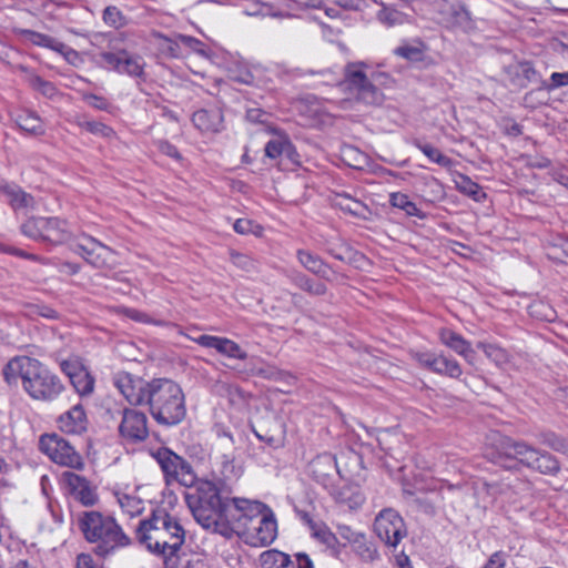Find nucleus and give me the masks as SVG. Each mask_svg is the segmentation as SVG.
<instances>
[{"instance_id": "nucleus-61", "label": "nucleus", "mask_w": 568, "mask_h": 568, "mask_svg": "<svg viewBox=\"0 0 568 568\" xmlns=\"http://www.w3.org/2000/svg\"><path fill=\"white\" fill-rule=\"evenodd\" d=\"M338 535L346 541H348L351 545L354 542L355 539L359 538L362 532L353 530L349 526L341 525L337 528Z\"/></svg>"}, {"instance_id": "nucleus-20", "label": "nucleus", "mask_w": 568, "mask_h": 568, "mask_svg": "<svg viewBox=\"0 0 568 568\" xmlns=\"http://www.w3.org/2000/svg\"><path fill=\"white\" fill-rule=\"evenodd\" d=\"M61 479L70 495H72L83 506H93L98 501L95 489L85 477L73 471H64Z\"/></svg>"}, {"instance_id": "nucleus-53", "label": "nucleus", "mask_w": 568, "mask_h": 568, "mask_svg": "<svg viewBox=\"0 0 568 568\" xmlns=\"http://www.w3.org/2000/svg\"><path fill=\"white\" fill-rule=\"evenodd\" d=\"M176 38L183 45L187 47L192 51H194L201 55H206V52L204 49L205 45L201 40H199L194 37H191V36H185V34H176Z\"/></svg>"}, {"instance_id": "nucleus-52", "label": "nucleus", "mask_w": 568, "mask_h": 568, "mask_svg": "<svg viewBox=\"0 0 568 568\" xmlns=\"http://www.w3.org/2000/svg\"><path fill=\"white\" fill-rule=\"evenodd\" d=\"M161 39L163 40V43H162L163 52H165L168 55H170L172 58L181 57L182 52H181L180 44H182V43L178 40L176 36L174 38L161 36Z\"/></svg>"}, {"instance_id": "nucleus-29", "label": "nucleus", "mask_w": 568, "mask_h": 568, "mask_svg": "<svg viewBox=\"0 0 568 568\" xmlns=\"http://www.w3.org/2000/svg\"><path fill=\"white\" fill-rule=\"evenodd\" d=\"M17 69L27 74L26 81L33 90L39 91L47 98H52L57 94V88L52 82L47 81L40 75L31 72L26 65L20 64L17 67Z\"/></svg>"}, {"instance_id": "nucleus-8", "label": "nucleus", "mask_w": 568, "mask_h": 568, "mask_svg": "<svg viewBox=\"0 0 568 568\" xmlns=\"http://www.w3.org/2000/svg\"><path fill=\"white\" fill-rule=\"evenodd\" d=\"M23 235L50 245H60L71 239L68 223L59 217H30L21 224Z\"/></svg>"}, {"instance_id": "nucleus-5", "label": "nucleus", "mask_w": 568, "mask_h": 568, "mask_svg": "<svg viewBox=\"0 0 568 568\" xmlns=\"http://www.w3.org/2000/svg\"><path fill=\"white\" fill-rule=\"evenodd\" d=\"M146 405L154 420L164 426L180 424L185 415V397L181 386L169 378H154Z\"/></svg>"}, {"instance_id": "nucleus-12", "label": "nucleus", "mask_w": 568, "mask_h": 568, "mask_svg": "<svg viewBox=\"0 0 568 568\" xmlns=\"http://www.w3.org/2000/svg\"><path fill=\"white\" fill-rule=\"evenodd\" d=\"M71 250L97 268H112L115 264L114 252L92 236H83Z\"/></svg>"}, {"instance_id": "nucleus-59", "label": "nucleus", "mask_w": 568, "mask_h": 568, "mask_svg": "<svg viewBox=\"0 0 568 568\" xmlns=\"http://www.w3.org/2000/svg\"><path fill=\"white\" fill-rule=\"evenodd\" d=\"M568 85V71L566 72H554L550 75V83L547 85L548 90H555L561 87Z\"/></svg>"}, {"instance_id": "nucleus-50", "label": "nucleus", "mask_w": 568, "mask_h": 568, "mask_svg": "<svg viewBox=\"0 0 568 568\" xmlns=\"http://www.w3.org/2000/svg\"><path fill=\"white\" fill-rule=\"evenodd\" d=\"M460 184L459 189L470 197H473L476 201H479L481 197L485 196V193L483 192L481 187L473 182L469 178L465 175H460Z\"/></svg>"}, {"instance_id": "nucleus-37", "label": "nucleus", "mask_w": 568, "mask_h": 568, "mask_svg": "<svg viewBox=\"0 0 568 568\" xmlns=\"http://www.w3.org/2000/svg\"><path fill=\"white\" fill-rule=\"evenodd\" d=\"M261 561L265 568H293L290 556L278 550L264 551Z\"/></svg>"}, {"instance_id": "nucleus-60", "label": "nucleus", "mask_w": 568, "mask_h": 568, "mask_svg": "<svg viewBox=\"0 0 568 568\" xmlns=\"http://www.w3.org/2000/svg\"><path fill=\"white\" fill-rule=\"evenodd\" d=\"M158 149L165 155L172 158V159H175V160H180L181 159V154L180 152L178 151V149L171 144L169 141H165V140H160L158 142Z\"/></svg>"}, {"instance_id": "nucleus-9", "label": "nucleus", "mask_w": 568, "mask_h": 568, "mask_svg": "<svg viewBox=\"0 0 568 568\" xmlns=\"http://www.w3.org/2000/svg\"><path fill=\"white\" fill-rule=\"evenodd\" d=\"M159 464L166 485L179 483L184 487L192 488L196 474L192 465L168 447H161L152 454Z\"/></svg>"}, {"instance_id": "nucleus-23", "label": "nucleus", "mask_w": 568, "mask_h": 568, "mask_svg": "<svg viewBox=\"0 0 568 568\" xmlns=\"http://www.w3.org/2000/svg\"><path fill=\"white\" fill-rule=\"evenodd\" d=\"M87 415L82 405L77 404L58 418V427L67 434H81L87 429Z\"/></svg>"}, {"instance_id": "nucleus-35", "label": "nucleus", "mask_w": 568, "mask_h": 568, "mask_svg": "<svg viewBox=\"0 0 568 568\" xmlns=\"http://www.w3.org/2000/svg\"><path fill=\"white\" fill-rule=\"evenodd\" d=\"M427 47L418 41L414 44L404 43L394 50V53L410 62H419L424 60Z\"/></svg>"}, {"instance_id": "nucleus-36", "label": "nucleus", "mask_w": 568, "mask_h": 568, "mask_svg": "<svg viewBox=\"0 0 568 568\" xmlns=\"http://www.w3.org/2000/svg\"><path fill=\"white\" fill-rule=\"evenodd\" d=\"M70 382L80 396L91 395L94 390L95 379L87 368L73 374Z\"/></svg>"}, {"instance_id": "nucleus-32", "label": "nucleus", "mask_w": 568, "mask_h": 568, "mask_svg": "<svg viewBox=\"0 0 568 568\" xmlns=\"http://www.w3.org/2000/svg\"><path fill=\"white\" fill-rule=\"evenodd\" d=\"M354 552L365 562H373L378 558V551L375 545L362 534L359 538L352 544Z\"/></svg>"}, {"instance_id": "nucleus-49", "label": "nucleus", "mask_w": 568, "mask_h": 568, "mask_svg": "<svg viewBox=\"0 0 568 568\" xmlns=\"http://www.w3.org/2000/svg\"><path fill=\"white\" fill-rule=\"evenodd\" d=\"M103 21L113 28H121L125 23V18L121 10L115 6H109L103 11Z\"/></svg>"}, {"instance_id": "nucleus-54", "label": "nucleus", "mask_w": 568, "mask_h": 568, "mask_svg": "<svg viewBox=\"0 0 568 568\" xmlns=\"http://www.w3.org/2000/svg\"><path fill=\"white\" fill-rule=\"evenodd\" d=\"M125 314L128 317H130L131 320H133L135 322L151 323V324L161 325V326L166 325V322H164L162 320H152L146 313L134 310V308L126 310Z\"/></svg>"}, {"instance_id": "nucleus-3", "label": "nucleus", "mask_w": 568, "mask_h": 568, "mask_svg": "<svg viewBox=\"0 0 568 568\" xmlns=\"http://www.w3.org/2000/svg\"><path fill=\"white\" fill-rule=\"evenodd\" d=\"M136 538L148 550L166 559L181 549L185 530L175 516L165 509H156L150 518L140 521Z\"/></svg>"}, {"instance_id": "nucleus-27", "label": "nucleus", "mask_w": 568, "mask_h": 568, "mask_svg": "<svg viewBox=\"0 0 568 568\" xmlns=\"http://www.w3.org/2000/svg\"><path fill=\"white\" fill-rule=\"evenodd\" d=\"M6 201L13 210L28 209L34 206V199L17 185H6L2 189Z\"/></svg>"}, {"instance_id": "nucleus-14", "label": "nucleus", "mask_w": 568, "mask_h": 568, "mask_svg": "<svg viewBox=\"0 0 568 568\" xmlns=\"http://www.w3.org/2000/svg\"><path fill=\"white\" fill-rule=\"evenodd\" d=\"M374 529L378 538L392 547L406 535L404 520L394 509L382 510L375 518Z\"/></svg>"}, {"instance_id": "nucleus-39", "label": "nucleus", "mask_w": 568, "mask_h": 568, "mask_svg": "<svg viewBox=\"0 0 568 568\" xmlns=\"http://www.w3.org/2000/svg\"><path fill=\"white\" fill-rule=\"evenodd\" d=\"M335 201L336 205L342 211L347 212L354 216H363L364 212L366 211L365 204L347 194H337Z\"/></svg>"}, {"instance_id": "nucleus-11", "label": "nucleus", "mask_w": 568, "mask_h": 568, "mask_svg": "<svg viewBox=\"0 0 568 568\" xmlns=\"http://www.w3.org/2000/svg\"><path fill=\"white\" fill-rule=\"evenodd\" d=\"M336 458L329 453L317 455L308 464L310 476L324 488L328 489L334 498L339 503H346L344 493L336 491L333 485L335 474L339 475Z\"/></svg>"}, {"instance_id": "nucleus-31", "label": "nucleus", "mask_w": 568, "mask_h": 568, "mask_svg": "<svg viewBox=\"0 0 568 568\" xmlns=\"http://www.w3.org/2000/svg\"><path fill=\"white\" fill-rule=\"evenodd\" d=\"M16 33L19 37H21L22 39H24L26 41H28L34 45L48 48L52 51L55 50V48L59 43V40L48 36V34L40 33V32L33 31L30 29H17Z\"/></svg>"}, {"instance_id": "nucleus-22", "label": "nucleus", "mask_w": 568, "mask_h": 568, "mask_svg": "<svg viewBox=\"0 0 568 568\" xmlns=\"http://www.w3.org/2000/svg\"><path fill=\"white\" fill-rule=\"evenodd\" d=\"M223 113L219 108L201 109L193 113L192 122L204 133H217L223 130Z\"/></svg>"}, {"instance_id": "nucleus-64", "label": "nucleus", "mask_w": 568, "mask_h": 568, "mask_svg": "<svg viewBox=\"0 0 568 568\" xmlns=\"http://www.w3.org/2000/svg\"><path fill=\"white\" fill-rule=\"evenodd\" d=\"M554 48L556 52L568 59V34L564 36L562 39L558 41Z\"/></svg>"}, {"instance_id": "nucleus-58", "label": "nucleus", "mask_w": 568, "mask_h": 568, "mask_svg": "<svg viewBox=\"0 0 568 568\" xmlns=\"http://www.w3.org/2000/svg\"><path fill=\"white\" fill-rule=\"evenodd\" d=\"M54 51L62 54L69 63L74 64L79 60V53L61 41H59Z\"/></svg>"}, {"instance_id": "nucleus-2", "label": "nucleus", "mask_w": 568, "mask_h": 568, "mask_svg": "<svg viewBox=\"0 0 568 568\" xmlns=\"http://www.w3.org/2000/svg\"><path fill=\"white\" fill-rule=\"evenodd\" d=\"M193 490L185 493V501L195 520L205 529L217 532L224 509L231 501V491L222 481L199 479Z\"/></svg>"}, {"instance_id": "nucleus-56", "label": "nucleus", "mask_w": 568, "mask_h": 568, "mask_svg": "<svg viewBox=\"0 0 568 568\" xmlns=\"http://www.w3.org/2000/svg\"><path fill=\"white\" fill-rule=\"evenodd\" d=\"M83 100L91 105L92 108L101 111H105L109 109L110 103L103 97H99L93 93L83 94Z\"/></svg>"}, {"instance_id": "nucleus-17", "label": "nucleus", "mask_w": 568, "mask_h": 568, "mask_svg": "<svg viewBox=\"0 0 568 568\" xmlns=\"http://www.w3.org/2000/svg\"><path fill=\"white\" fill-rule=\"evenodd\" d=\"M100 58L111 69L130 77L142 78L144 75V62L141 57L131 55L126 51L102 52Z\"/></svg>"}, {"instance_id": "nucleus-19", "label": "nucleus", "mask_w": 568, "mask_h": 568, "mask_svg": "<svg viewBox=\"0 0 568 568\" xmlns=\"http://www.w3.org/2000/svg\"><path fill=\"white\" fill-rule=\"evenodd\" d=\"M119 432L122 437L131 442H142L146 439L149 436L146 415L136 409L125 408Z\"/></svg>"}, {"instance_id": "nucleus-42", "label": "nucleus", "mask_w": 568, "mask_h": 568, "mask_svg": "<svg viewBox=\"0 0 568 568\" xmlns=\"http://www.w3.org/2000/svg\"><path fill=\"white\" fill-rule=\"evenodd\" d=\"M78 125L81 129H83L94 135H98V136L111 139L115 135V132L111 126H109L102 122H99V121H90V120L83 119V120L78 121Z\"/></svg>"}, {"instance_id": "nucleus-51", "label": "nucleus", "mask_w": 568, "mask_h": 568, "mask_svg": "<svg viewBox=\"0 0 568 568\" xmlns=\"http://www.w3.org/2000/svg\"><path fill=\"white\" fill-rule=\"evenodd\" d=\"M230 257H231L232 263L236 267H239V268H241L243 271L251 272V271H253L255 268V264H254L253 258H251L246 254L239 253V252H235V251H231L230 252Z\"/></svg>"}, {"instance_id": "nucleus-18", "label": "nucleus", "mask_w": 568, "mask_h": 568, "mask_svg": "<svg viewBox=\"0 0 568 568\" xmlns=\"http://www.w3.org/2000/svg\"><path fill=\"white\" fill-rule=\"evenodd\" d=\"M246 544L254 547L270 545L276 537V520L273 514H262V516L250 526L247 534L241 536Z\"/></svg>"}, {"instance_id": "nucleus-47", "label": "nucleus", "mask_w": 568, "mask_h": 568, "mask_svg": "<svg viewBox=\"0 0 568 568\" xmlns=\"http://www.w3.org/2000/svg\"><path fill=\"white\" fill-rule=\"evenodd\" d=\"M449 13L454 19L455 24L459 27H468L471 22V14L464 3H455L449 8Z\"/></svg>"}, {"instance_id": "nucleus-44", "label": "nucleus", "mask_w": 568, "mask_h": 568, "mask_svg": "<svg viewBox=\"0 0 568 568\" xmlns=\"http://www.w3.org/2000/svg\"><path fill=\"white\" fill-rule=\"evenodd\" d=\"M377 18L386 27L403 24L406 21V16L403 12L386 7L378 11Z\"/></svg>"}, {"instance_id": "nucleus-25", "label": "nucleus", "mask_w": 568, "mask_h": 568, "mask_svg": "<svg viewBox=\"0 0 568 568\" xmlns=\"http://www.w3.org/2000/svg\"><path fill=\"white\" fill-rule=\"evenodd\" d=\"M439 339L445 346L449 347L458 355L467 357L469 354H473L470 343L460 334L449 328H442L439 331Z\"/></svg>"}, {"instance_id": "nucleus-1", "label": "nucleus", "mask_w": 568, "mask_h": 568, "mask_svg": "<svg viewBox=\"0 0 568 568\" xmlns=\"http://www.w3.org/2000/svg\"><path fill=\"white\" fill-rule=\"evenodd\" d=\"M4 382L18 386L34 400L52 402L64 390L60 377L39 359L29 356H16L2 368Z\"/></svg>"}, {"instance_id": "nucleus-33", "label": "nucleus", "mask_w": 568, "mask_h": 568, "mask_svg": "<svg viewBox=\"0 0 568 568\" xmlns=\"http://www.w3.org/2000/svg\"><path fill=\"white\" fill-rule=\"evenodd\" d=\"M413 145L422 151L432 162L437 163L443 168H450L453 160L440 152L439 149L435 148L429 143H424L418 139L412 141Z\"/></svg>"}, {"instance_id": "nucleus-41", "label": "nucleus", "mask_w": 568, "mask_h": 568, "mask_svg": "<svg viewBox=\"0 0 568 568\" xmlns=\"http://www.w3.org/2000/svg\"><path fill=\"white\" fill-rule=\"evenodd\" d=\"M293 150L292 143L287 139H274L270 140L265 145V155L270 159H277L282 154L290 155Z\"/></svg>"}, {"instance_id": "nucleus-46", "label": "nucleus", "mask_w": 568, "mask_h": 568, "mask_svg": "<svg viewBox=\"0 0 568 568\" xmlns=\"http://www.w3.org/2000/svg\"><path fill=\"white\" fill-rule=\"evenodd\" d=\"M542 443L551 449L568 456V437H562L552 432H548L542 434Z\"/></svg>"}, {"instance_id": "nucleus-15", "label": "nucleus", "mask_w": 568, "mask_h": 568, "mask_svg": "<svg viewBox=\"0 0 568 568\" xmlns=\"http://www.w3.org/2000/svg\"><path fill=\"white\" fill-rule=\"evenodd\" d=\"M496 453L500 459H515L526 467H531L536 460L537 450L525 442L515 440L510 437L497 435L494 440Z\"/></svg>"}, {"instance_id": "nucleus-6", "label": "nucleus", "mask_w": 568, "mask_h": 568, "mask_svg": "<svg viewBox=\"0 0 568 568\" xmlns=\"http://www.w3.org/2000/svg\"><path fill=\"white\" fill-rule=\"evenodd\" d=\"M266 505L258 500L232 497L224 509L217 532L226 538L247 534L250 526L264 514Z\"/></svg>"}, {"instance_id": "nucleus-63", "label": "nucleus", "mask_w": 568, "mask_h": 568, "mask_svg": "<svg viewBox=\"0 0 568 568\" xmlns=\"http://www.w3.org/2000/svg\"><path fill=\"white\" fill-rule=\"evenodd\" d=\"M77 568H101L99 567L90 554H79L77 556Z\"/></svg>"}, {"instance_id": "nucleus-43", "label": "nucleus", "mask_w": 568, "mask_h": 568, "mask_svg": "<svg viewBox=\"0 0 568 568\" xmlns=\"http://www.w3.org/2000/svg\"><path fill=\"white\" fill-rule=\"evenodd\" d=\"M118 503L123 511L131 516H135L142 513L143 501L136 497L128 494H118Z\"/></svg>"}, {"instance_id": "nucleus-34", "label": "nucleus", "mask_w": 568, "mask_h": 568, "mask_svg": "<svg viewBox=\"0 0 568 568\" xmlns=\"http://www.w3.org/2000/svg\"><path fill=\"white\" fill-rule=\"evenodd\" d=\"M18 126L32 135H42L44 126L41 119L32 112H23L17 119Z\"/></svg>"}, {"instance_id": "nucleus-45", "label": "nucleus", "mask_w": 568, "mask_h": 568, "mask_svg": "<svg viewBox=\"0 0 568 568\" xmlns=\"http://www.w3.org/2000/svg\"><path fill=\"white\" fill-rule=\"evenodd\" d=\"M479 348L497 365H503L509 361L508 353L496 344L480 343Z\"/></svg>"}, {"instance_id": "nucleus-30", "label": "nucleus", "mask_w": 568, "mask_h": 568, "mask_svg": "<svg viewBox=\"0 0 568 568\" xmlns=\"http://www.w3.org/2000/svg\"><path fill=\"white\" fill-rule=\"evenodd\" d=\"M530 468L545 475H556L560 470V465L557 458L551 454L537 450L536 460L532 462Z\"/></svg>"}, {"instance_id": "nucleus-26", "label": "nucleus", "mask_w": 568, "mask_h": 568, "mask_svg": "<svg viewBox=\"0 0 568 568\" xmlns=\"http://www.w3.org/2000/svg\"><path fill=\"white\" fill-rule=\"evenodd\" d=\"M251 374L265 379L281 382L288 385L293 384L295 381V377L291 373L280 369L276 366L264 363L262 361L260 366L254 365L251 368Z\"/></svg>"}, {"instance_id": "nucleus-10", "label": "nucleus", "mask_w": 568, "mask_h": 568, "mask_svg": "<svg viewBox=\"0 0 568 568\" xmlns=\"http://www.w3.org/2000/svg\"><path fill=\"white\" fill-rule=\"evenodd\" d=\"M40 449L55 464L80 470L84 467L82 456L58 434H44L39 440Z\"/></svg>"}, {"instance_id": "nucleus-13", "label": "nucleus", "mask_w": 568, "mask_h": 568, "mask_svg": "<svg viewBox=\"0 0 568 568\" xmlns=\"http://www.w3.org/2000/svg\"><path fill=\"white\" fill-rule=\"evenodd\" d=\"M113 384L131 405H146L152 381L148 382L128 372H118L113 376Z\"/></svg>"}, {"instance_id": "nucleus-38", "label": "nucleus", "mask_w": 568, "mask_h": 568, "mask_svg": "<svg viewBox=\"0 0 568 568\" xmlns=\"http://www.w3.org/2000/svg\"><path fill=\"white\" fill-rule=\"evenodd\" d=\"M389 202L394 207L400 209L405 211V213L409 216H417L423 217L424 214L422 211L416 206L414 202H412L408 197V195L404 193H392L389 197Z\"/></svg>"}, {"instance_id": "nucleus-21", "label": "nucleus", "mask_w": 568, "mask_h": 568, "mask_svg": "<svg viewBox=\"0 0 568 568\" xmlns=\"http://www.w3.org/2000/svg\"><path fill=\"white\" fill-rule=\"evenodd\" d=\"M191 339L202 347L213 348L219 354L229 358H236L241 361L247 358V353L242 349V347L236 342L227 337L203 334L197 337H192Z\"/></svg>"}, {"instance_id": "nucleus-16", "label": "nucleus", "mask_w": 568, "mask_h": 568, "mask_svg": "<svg viewBox=\"0 0 568 568\" xmlns=\"http://www.w3.org/2000/svg\"><path fill=\"white\" fill-rule=\"evenodd\" d=\"M413 358L424 368L450 378H458L463 371L458 362L443 354L416 352Z\"/></svg>"}, {"instance_id": "nucleus-4", "label": "nucleus", "mask_w": 568, "mask_h": 568, "mask_svg": "<svg viewBox=\"0 0 568 568\" xmlns=\"http://www.w3.org/2000/svg\"><path fill=\"white\" fill-rule=\"evenodd\" d=\"M78 527L84 539L94 545L93 552L99 557L105 558L131 542L130 537L112 516L97 510L80 513Z\"/></svg>"}, {"instance_id": "nucleus-24", "label": "nucleus", "mask_w": 568, "mask_h": 568, "mask_svg": "<svg viewBox=\"0 0 568 568\" xmlns=\"http://www.w3.org/2000/svg\"><path fill=\"white\" fill-rule=\"evenodd\" d=\"M296 257L302 266L305 267L308 272L326 281H331V274L333 272L329 265L325 263L318 255L313 254L307 250H297Z\"/></svg>"}, {"instance_id": "nucleus-55", "label": "nucleus", "mask_w": 568, "mask_h": 568, "mask_svg": "<svg viewBox=\"0 0 568 568\" xmlns=\"http://www.w3.org/2000/svg\"><path fill=\"white\" fill-rule=\"evenodd\" d=\"M60 367L70 381L72 379L73 374H78L80 371L85 368L77 358H69L63 361L60 364Z\"/></svg>"}, {"instance_id": "nucleus-40", "label": "nucleus", "mask_w": 568, "mask_h": 568, "mask_svg": "<svg viewBox=\"0 0 568 568\" xmlns=\"http://www.w3.org/2000/svg\"><path fill=\"white\" fill-rule=\"evenodd\" d=\"M312 531L313 536L318 541L326 545V547L329 548L334 555L339 552V542L336 535L333 534L325 525H317L314 529H312Z\"/></svg>"}, {"instance_id": "nucleus-57", "label": "nucleus", "mask_w": 568, "mask_h": 568, "mask_svg": "<svg viewBox=\"0 0 568 568\" xmlns=\"http://www.w3.org/2000/svg\"><path fill=\"white\" fill-rule=\"evenodd\" d=\"M507 561V554L504 551H495L490 555L483 568H505Z\"/></svg>"}, {"instance_id": "nucleus-48", "label": "nucleus", "mask_w": 568, "mask_h": 568, "mask_svg": "<svg viewBox=\"0 0 568 568\" xmlns=\"http://www.w3.org/2000/svg\"><path fill=\"white\" fill-rule=\"evenodd\" d=\"M233 229L242 235L254 234L261 236L263 234V227L248 219H237L233 224Z\"/></svg>"}, {"instance_id": "nucleus-62", "label": "nucleus", "mask_w": 568, "mask_h": 568, "mask_svg": "<svg viewBox=\"0 0 568 568\" xmlns=\"http://www.w3.org/2000/svg\"><path fill=\"white\" fill-rule=\"evenodd\" d=\"M165 568H190L191 562L189 560H184L176 555H171L166 559H164Z\"/></svg>"}, {"instance_id": "nucleus-28", "label": "nucleus", "mask_w": 568, "mask_h": 568, "mask_svg": "<svg viewBox=\"0 0 568 568\" xmlns=\"http://www.w3.org/2000/svg\"><path fill=\"white\" fill-rule=\"evenodd\" d=\"M291 282L308 294L322 296L326 294L327 287L323 283H316L311 277L298 271H291L287 274Z\"/></svg>"}, {"instance_id": "nucleus-7", "label": "nucleus", "mask_w": 568, "mask_h": 568, "mask_svg": "<svg viewBox=\"0 0 568 568\" xmlns=\"http://www.w3.org/2000/svg\"><path fill=\"white\" fill-rule=\"evenodd\" d=\"M363 62L346 64L344 80L339 83L341 89L355 101L365 105L378 106L385 100L383 91L367 78L363 71Z\"/></svg>"}]
</instances>
